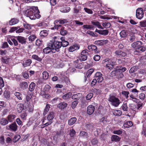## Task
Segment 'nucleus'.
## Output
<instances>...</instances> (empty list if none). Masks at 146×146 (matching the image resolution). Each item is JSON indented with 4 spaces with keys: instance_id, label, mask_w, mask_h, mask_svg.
Instances as JSON below:
<instances>
[{
    "instance_id": "obj_1",
    "label": "nucleus",
    "mask_w": 146,
    "mask_h": 146,
    "mask_svg": "<svg viewBox=\"0 0 146 146\" xmlns=\"http://www.w3.org/2000/svg\"><path fill=\"white\" fill-rule=\"evenodd\" d=\"M40 11L37 7H33L31 8L26 11L25 14L32 20L39 19L41 17Z\"/></svg>"
},
{
    "instance_id": "obj_2",
    "label": "nucleus",
    "mask_w": 146,
    "mask_h": 146,
    "mask_svg": "<svg viewBox=\"0 0 146 146\" xmlns=\"http://www.w3.org/2000/svg\"><path fill=\"white\" fill-rule=\"evenodd\" d=\"M56 36L53 37L50 41L49 43V46L52 48V50L57 52L60 51V48L61 47L60 41H58Z\"/></svg>"
},
{
    "instance_id": "obj_3",
    "label": "nucleus",
    "mask_w": 146,
    "mask_h": 146,
    "mask_svg": "<svg viewBox=\"0 0 146 146\" xmlns=\"http://www.w3.org/2000/svg\"><path fill=\"white\" fill-rule=\"evenodd\" d=\"M108 101L111 103L112 106L115 107H118L121 102L118 98L111 94L110 95Z\"/></svg>"
},
{
    "instance_id": "obj_4",
    "label": "nucleus",
    "mask_w": 146,
    "mask_h": 146,
    "mask_svg": "<svg viewBox=\"0 0 146 146\" xmlns=\"http://www.w3.org/2000/svg\"><path fill=\"white\" fill-rule=\"evenodd\" d=\"M103 63L104 67L107 70H111L114 66V65L111 60L109 58H106L103 61Z\"/></svg>"
},
{
    "instance_id": "obj_5",
    "label": "nucleus",
    "mask_w": 146,
    "mask_h": 146,
    "mask_svg": "<svg viewBox=\"0 0 146 146\" xmlns=\"http://www.w3.org/2000/svg\"><path fill=\"white\" fill-rule=\"evenodd\" d=\"M88 50L87 49L83 50L81 53V56L79 57L78 59L81 61H84L86 60L88 55Z\"/></svg>"
},
{
    "instance_id": "obj_6",
    "label": "nucleus",
    "mask_w": 146,
    "mask_h": 146,
    "mask_svg": "<svg viewBox=\"0 0 146 146\" xmlns=\"http://www.w3.org/2000/svg\"><path fill=\"white\" fill-rule=\"evenodd\" d=\"M6 128L10 131L15 132L17 130L18 126L16 122H14L6 126Z\"/></svg>"
},
{
    "instance_id": "obj_7",
    "label": "nucleus",
    "mask_w": 146,
    "mask_h": 146,
    "mask_svg": "<svg viewBox=\"0 0 146 146\" xmlns=\"http://www.w3.org/2000/svg\"><path fill=\"white\" fill-rule=\"evenodd\" d=\"M94 78L98 83L102 82L104 80L103 75L100 72H96L94 75Z\"/></svg>"
},
{
    "instance_id": "obj_8",
    "label": "nucleus",
    "mask_w": 146,
    "mask_h": 146,
    "mask_svg": "<svg viewBox=\"0 0 146 146\" xmlns=\"http://www.w3.org/2000/svg\"><path fill=\"white\" fill-rule=\"evenodd\" d=\"M144 13L143 9L142 8L137 9L136 11V17L139 19H141L143 17Z\"/></svg>"
},
{
    "instance_id": "obj_9",
    "label": "nucleus",
    "mask_w": 146,
    "mask_h": 146,
    "mask_svg": "<svg viewBox=\"0 0 146 146\" xmlns=\"http://www.w3.org/2000/svg\"><path fill=\"white\" fill-rule=\"evenodd\" d=\"M115 53L117 57H122L125 56L127 55V53L121 50H116Z\"/></svg>"
},
{
    "instance_id": "obj_10",
    "label": "nucleus",
    "mask_w": 146,
    "mask_h": 146,
    "mask_svg": "<svg viewBox=\"0 0 146 146\" xmlns=\"http://www.w3.org/2000/svg\"><path fill=\"white\" fill-rule=\"evenodd\" d=\"M48 46L43 49V52L44 54L50 53H54L55 51L52 50V48L51 46H49V43L48 45Z\"/></svg>"
},
{
    "instance_id": "obj_11",
    "label": "nucleus",
    "mask_w": 146,
    "mask_h": 146,
    "mask_svg": "<svg viewBox=\"0 0 146 146\" xmlns=\"http://www.w3.org/2000/svg\"><path fill=\"white\" fill-rule=\"evenodd\" d=\"M88 49L90 51H92L93 52L97 53H98L97 46L93 44H91L88 45Z\"/></svg>"
},
{
    "instance_id": "obj_12",
    "label": "nucleus",
    "mask_w": 146,
    "mask_h": 146,
    "mask_svg": "<svg viewBox=\"0 0 146 146\" xmlns=\"http://www.w3.org/2000/svg\"><path fill=\"white\" fill-rule=\"evenodd\" d=\"M95 32L98 33L100 35H102L104 36L107 35L109 32V30L107 29L99 30L97 29H96Z\"/></svg>"
},
{
    "instance_id": "obj_13",
    "label": "nucleus",
    "mask_w": 146,
    "mask_h": 146,
    "mask_svg": "<svg viewBox=\"0 0 146 146\" xmlns=\"http://www.w3.org/2000/svg\"><path fill=\"white\" fill-rule=\"evenodd\" d=\"M142 42L140 41L134 42L131 44L132 47L135 48L136 50L138 48L142 45Z\"/></svg>"
},
{
    "instance_id": "obj_14",
    "label": "nucleus",
    "mask_w": 146,
    "mask_h": 146,
    "mask_svg": "<svg viewBox=\"0 0 146 146\" xmlns=\"http://www.w3.org/2000/svg\"><path fill=\"white\" fill-rule=\"evenodd\" d=\"M15 38L19 42L22 44H25L26 43V39L24 37L21 36H16Z\"/></svg>"
},
{
    "instance_id": "obj_15",
    "label": "nucleus",
    "mask_w": 146,
    "mask_h": 146,
    "mask_svg": "<svg viewBox=\"0 0 146 146\" xmlns=\"http://www.w3.org/2000/svg\"><path fill=\"white\" fill-rule=\"evenodd\" d=\"M94 106L92 105H89L87 107V112L89 115H91L94 112Z\"/></svg>"
},
{
    "instance_id": "obj_16",
    "label": "nucleus",
    "mask_w": 146,
    "mask_h": 146,
    "mask_svg": "<svg viewBox=\"0 0 146 146\" xmlns=\"http://www.w3.org/2000/svg\"><path fill=\"white\" fill-rule=\"evenodd\" d=\"M80 46L79 45L75 44L71 46L68 49V51L70 52H73V51L79 49Z\"/></svg>"
},
{
    "instance_id": "obj_17",
    "label": "nucleus",
    "mask_w": 146,
    "mask_h": 146,
    "mask_svg": "<svg viewBox=\"0 0 146 146\" xmlns=\"http://www.w3.org/2000/svg\"><path fill=\"white\" fill-rule=\"evenodd\" d=\"M32 63V61L31 59H28L24 61L22 63L24 68L29 66Z\"/></svg>"
},
{
    "instance_id": "obj_18",
    "label": "nucleus",
    "mask_w": 146,
    "mask_h": 146,
    "mask_svg": "<svg viewBox=\"0 0 146 146\" xmlns=\"http://www.w3.org/2000/svg\"><path fill=\"white\" fill-rule=\"evenodd\" d=\"M59 29H60V33L61 35L63 36L66 35L67 31L66 29L64 27L62 26Z\"/></svg>"
},
{
    "instance_id": "obj_19",
    "label": "nucleus",
    "mask_w": 146,
    "mask_h": 146,
    "mask_svg": "<svg viewBox=\"0 0 146 146\" xmlns=\"http://www.w3.org/2000/svg\"><path fill=\"white\" fill-rule=\"evenodd\" d=\"M24 109V106L23 104L20 103L17 106V111L18 113H20Z\"/></svg>"
},
{
    "instance_id": "obj_20",
    "label": "nucleus",
    "mask_w": 146,
    "mask_h": 146,
    "mask_svg": "<svg viewBox=\"0 0 146 146\" xmlns=\"http://www.w3.org/2000/svg\"><path fill=\"white\" fill-rule=\"evenodd\" d=\"M72 93L69 92L64 95L62 96V98L64 100H67L70 99L72 97Z\"/></svg>"
},
{
    "instance_id": "obj_21",
    "label": "nucleus",
    "mask_w": 146,
    "mask_h": 146,
    "mask_svg": "<svg viewBox=\"0 0 146 146\" xmlns=\"http://www.w3.org/2000/svg\"><path fill=\"white\" fill-rule=\"evenodd\" d=\"M19 20L17 18H12L9 21V25H14L17 24L19 22Z\"/></svg>"
},
{
    "instance_id": "obj_22",
    "label": "nucleus",
    "mask_w": 146,
    "mask_h": 146,
    "mask_svg": "<svg viewBox=\"0 0 146 146\" xmlns=\"http://www.w3.org/2000/svg\"><path fill=\"white\" fill-rule=\"evenodd\" d=\"M111 141H112L117 142L119 141L121 139L120 137L116 135H112L111 137Z\"/></svg>"
},
{
    "instance_id": "obj_23",
    "label": "nucleus",
    "mask_w": 146,
    "mask_h": 146,
    "mask_svg": "<svg viewBox=\"0 0 146 146\" xmlns=\"http://www.w3.org/2000/svg\"><path fill=\"white\" fill-rule=\"evenodd\" d=\"M54 26L52 29L58 30V29L62 26L59 24V20H55L54 22Z\"/></svg>"
},
{
    "instance_id": "obj_24",
    "label": "nucleus",
    "mask_w": 146,
    "mask_h": 146,
    "mask_svg": "<svg viewBox=\"0 0 146 146\" xmlns=\"http://www.w3.org/2000/svg\"><path fill=\"white\" fill-rule=\"evenodd\" d=\"M91 23L95 27H97L98 28L103 29L104 28L101 25L100 23L99 22L96 21H92Z\"/></svg>"
},
{
    "instance_id": "obj_25",
    "label": "nucleus",
    "mask_w": 146,
    "mask_h": 146,
    "mask_svg": "<svg viewBox=\"0 0 146 146\" xmlns=\"http://www.w3.org/2000/svg\"><path fill=\"white\" fill-rule=\"evenodd\" d=\"M16 117V116L15 115L13 114H11L8 116L7 118L8 121L10 122H12L14 121Z\"/></svg>"
},
{
    "instance_id": "obj_26",
    "label": "nucleus",
    "mask_w": 146,
    "mask_h": 146,
    "mask_svg": "<svg viewBox=\"0 0 146 146\" xmlns=\"http://www.w3.org/2000/svg\"><path fill=\"white\" fill-rule=\"evenodd\" d=\"M133 125L132 122L131 121H127L123 124V126L125 128H129Z\"/></svg>"
},
{
    "instance_id": "obj_27",
    "label": "nucleus",
    "mask_w": 146,
    "mask_h": 146,
    "mask_svg": "<svg viewBox=\"0 0 146 146\" xmlns=\"http://www.w3.org/2000/svg\"><path fill=\"white\" fill-rule=\"evenodd\" d=\"M19 85L20 88L23 90L27 89L28 87V83L26 82H22Z\"/></svg>"
},
{
    "instance_id": "obj_28",
    "label": "nucleus",
    "mask_w": 146,
    "mask_h": 146,
    "mask_svg": "<svg viewBox=\"0 0 146 146\" xmlns=\"http://www.w3.org/2000/svg\"><path fill=\"white\" fill-rule=\"evenodd\" d=\"M77 119L75 117L71 118L68 121V125H73L75 123Z\"/></svg>"
},
{
    "instance_id": "obj_29",
    "label": "nucleus",
    "mask_w": 146,
    "mask_h": 146,
    "mask_svg": "<svg viewBox=\"0 0 146 146\" xmlns=\"http://www.w3.org/2000/svg\"><path fill=\"white\" fill-rule=\"evenodd\" d=\"M67 104L65 102H61L57 105L58 108L60 109H64L67 106Z\"/></svg>"
},
{
    "instance_id": "obj_30",
    "label": "nucleus",
    "mask_w": 146,
    "mask_h": 146,
    "mask_svg": "<svg viewBox=\"0 0 146 146\" xmlns=\"http://www.w3.org/2000/svg\"><path fill=\"white\" fill-rule=\"evenodd\" d=\"M10 58L6 57H2L1 61L3 63L8 64L9 63Z\"/></svg>"
},
{
    "instance_id": "obj_31",
    "label": "nucleus",
    "mask_w": 146,
    "mask_h": 146,
    "mask_svg": "<svg viewBox=\"0 0 146 146\" xmlns=\"http://www.w3.org/2000/svg\"><path fill=\"white\" fill-rule=\"evenodd\" d=\"M10 92L8 91H5L3 93V96L4 98L7 100L10 99Z\"/></svg>"
},
{
    "instance_id": "obj_32",
    "label": "nucleus",
    "mask_w": 146,
    "mask_h": 146,
    "mask_svg": "<svg viewBox=\"0 0 146 146\" xmlns=\"http://www.w3.org/2000/svg\"><path fill=\"white\" fill-rule=\"evenodd\" d=\"M113 114L116 116H120L122 114V111L119 110H115L112 111Z\"/></svg>"
},
{
    "instance_id": "obj_33",
    "label": "nucleus",
    "mask_w": 146,
    "mask_h": 146,
    "mask_svg": "<svg viewBox=\"0 0 146 146\" xmlns=\"http://www.w3.org/2000/svg\"><path fill=\"white\" fill-rule=\"evenodd\" d=\"M45 90H42L40 92V95L43 98H48L50 96L49 94H46Z\"/></svg>"
},
{
    "instance_id": "obj_34",
    "label": "nucleus",
    "mask_w": 146,
    "mask_h": 146,
    "mask_svg": "<svg viewBox=\"0 0 146 146\" xmlns=\"http://www.w3.org/2000/svg\"><path fill=\"white\" fill-rule=\"evenodd\" d=\"M79 135L80 137H82L84 138H87L88 137V134L87 132L84 131H80Z\"/></svg>"
},
{
    "instance_id": "obj_35",
    "label": "nucleus",
    "mask_w": 146,
    "mask_h": 146,
    "mask_svg": "<svg viewBox=\"0 0 146 146\" xmlns=\"http://www.w3.org/2000/svg\"><path fill=\"white\" fill-rule=\"evenodd\" d=\"M42 78L45 80L48 79L49 77V74L46 71H44L42 73Z\"/></svg>"
},
{
    "instance_id": "obj_36",
    "label": "nucleus",
    "mask_w": 146,
    "mask_h": 146,
    "mask_svg": "<svg viewBox=\"0 0 146 146\" xmlns=\"http://www.w3.org/2000/svg\"><path fill=\"white\" fill-rule=\"evenodd\" d=\"M35 84L34 82H32L29 86V90L30 92H33L35 89Z\"/></svg>"
},
{
    "instance_id": "obj_37",
    "label": "nucleus",
    "mask_w": 146,
    "mask_h": 146,
    "mask_svg": "<svg viewBox=\"0 0 146 146\" xmlns=\"http://www.w3.org/2000/svg\"><path fill=\"white\" fill-rule=\"evenodd\" d=\"M129 107L130 108V110L133 111V114H135V111L134 110L136 108V105L133 104H130L129 105Z\"/></svg>"
},
{
    "instance_id": "obj_38",
    "label": "nucleus",
    "mask_w": 146,
    "mask_h": 146,
    "mask_svg": "<svg viewBox=\"0 0 146 146\" xmlns=\"http://www.w3.org/2000/svg\"><path fill=\"white\" fill-rule=\"evenodd\" d=\"M70 10V7H64L61 8L60 9V11L62 13H67L69 12Z\"/></svg>"
},
{
    "instance_id": "obj_39",
    "label": "nucleus",
    "mask_w": 146,
    "mask_h": 146,
    "mask_svg": "<svg viewBox=\"0 0 146 146\" xmlns=\"http://www.w3.org/2000/svg\"><path fill=\"white\" fill-rule=\"evenodd\" d=\"M8 123V121L5 118H3L0 120V123L3 125H5Z\"/></svg>"
},
{
    "instance_id": "obj_40",
    "label": "nucleus",
    "mask_w": 146,
    "mask_h": 146,
    "mask_svg": "<svg viewBox=\"0 0 146 146\" xmlns=\"http://www.w3.org/2000/svg\"><path fill=\"white\" fill-rule=\"evenodd\" d=\"M54 117V113L53 112H50L48 115L47 119L49 121H52Z\"/></svg>"
},
{
    "instance_id": "obj_41",
    "label": "nucleus",
    "mask_w": 146,
    "mask_h": 146,
    "mask_svg": "<svg viewBox=\"0 0 146 146\" xmlns=\"http://www.w3.org/2000/svg\"><path fill=\"white\" fill-rule=\"evenodd\" d=\"M32 58L36 60L39 62H41L42 60V58L39 57L37 55L34 54L32 55Z\"/></svg>"
},
{
    "instance_id": "obj_42",
    "label": "nucleus",
    "mask_w": 146,
    "mask_h": 146,
    "mask_svg": "<svg viewBox=\"0 0 146 146\" xmlns=\"http://www.w3.org/2000/svg\"><path fill=\"white\" fill-rule=\"evenodd\" d=\"M117 68H115L114 70L112 71L111 73V76L112 77L116 76H117V75H118V72L119 71V70L117 69Z\"/></svg>"
},
{
    "instance_id": "obj_43",
    "label": "nucleus",
    "mask_w": 146,
    "mask_h": 146,
    "mask_svg": "<svg viewBox=\"0 0 146 146\" xmlns=\"http://www.w3.org/2000/svg\"><path fill=\"white\" fill-rule=\"evenodd\" d=\"M81 95H82L80 93H78L73 95L72 96V99L78 100L80 98Z\"/></svg>"
},
{
    "instance_id": "obj_44",
    "label": "nucleus",
    "mask_w": 146,
    "mask_h": 146,
    "mask_svg": "<svg viewBox=\"0 0 146 146\" xmlns=\"http://www.w3.org/2000/svg\"><path fill=\"white\" fill-rule=\"evenodd\" d=\"M48 34V31L46 30L42 31H40V35L41 37H45Z\"/></svg>"
},
{
    "instance_id": "obj_45",
    "label": "nucleus",
    "mask_w": 146,
    "mask_h": 146,
    "mask_svg": "<svg viewBox=\"0 0 146 146\" xmlns=\"http://www.w3.org/2000/svg\"><path fill=\"white\" fill-rule=\"evenodd\" d=\"M50 105L49 104H46L43 112V115H45L48 111L50 108Z\"/></svg>"
},
{
    "instance_id": "obj_46",
    "label": "nucleus",
    "mask_w": 146,
    "mask_h": 146,
    "mask_svg": "<svg viewBox=\"0 0 146 146\" xmlns=\"http://www.w3.org/2000/svg\"><path fill=\"white\" fill-rule=\"evenodd\" d=\"M21 137L20 135L17 134L15 135L13 139V142L15 143L17 142L20 139Z\"/></svg>"
},
{
    "instance_id": "obj_47",
    "label": "nucleus",
    "mask_w": 146,
    "mask_h": 146,
    "mask_svg": "<svg viewBox=\"0 0 146 146\" xmlns=\"http://www.w3.org/2000/svg\"><path fill=\"white\" fill-rule=\"evenodd\" d=\"M131 92H132L135 96L137 97L138 96V94L140 92V91L136 88L133 89L131 90Z\"/></svg>"
},
{
    "instance_id": "obj_48",
    "label": "nucleus",
    "mask_w": 146,
    "mask_h": 146,
    "mask_svg": "<svg viewBox=\"0 0 146 146\" xmlns=\"http://www.w3.org/2000/svg\"><path fill=\"white\" fill-rule=\"evenodd\" d=\"M82 27L84 29H92L94 27L92 25H84Z\"/></svg>"
},
{
    "instance_id": "obj_49",
    "label": "nucleus",
    "mask_w": 146,
    "mask_h": 146,
    "mask_svg": "<svg viewBox=\"0 0 146 146\" xmlns=\"http://www.w3.org/2000/svg\"><path fill=\"white\" fill-rule=\"evenodd\" d=\"M123 131H124L123 130L121 129H120L114 131L113 133L114 134L120 135L122 134Z\"/></svg>"
},
{
    "instance_id": "obj_50",
    "label": "nucleus",
    "mask_w": 146,
    "mask_h": 146,
    "mask_svg": "<svg viewBox=\"0 0 146 146\" xmlns=\"http://www.w3.org/2000/svg\"><path fill=\"white\" fill-rule=\"evenodd\" d=\"M91 91L96 94V95H98L100 94L102 92V91L99 89H96V88H94L91 90Z\"/></svg>"
},
{
    "instance_id": "obj_51",
    "label": "nucleus",
    "mask_w": 146,
    "mask_h": 146,
    "mask_svg": "<svg viewBox=\"0 0 146 146\" xmlns=\"http://www.w3.org/2000/svg\"><path fill=\"white\" fill-rule=\"evenodd\" d=\"M121 108L122 110L124 111H128V107L127 103H123L121 106Z\"/></svg>"
},
{
    "instance_id": "obj_52",
    "label": "nucleus",
    "mask_w": 146,
    "mask_h": 146,
    "mask_svg": "<svg viewBox=\"0 0 146 146\" xmlns=\"http://www.w3.org/2000/svg\"><path fill=\"white\" fill-rule=\"evenodd\" d=\"M15 96L19 100H21L22 99V94L19 92H16L15 93Z\"/></svg>"
},
{
    "instance_id": "obj_53",
    "label": "nucleus",
    "mask_w": 146,
    "mask_h": 146,
    "mask_svg": "<svg viewBox=\"0 0 146 146\" xmlns=\"http://www.w3.org/2000/svg\"><path fill=\"white\" fill-rule=\"evenodd\" d=\"M75 67L77 68L81 69L83 67V64L82 62L78 63L74 65Z\"/></svg>"
},
{
    "instance_id": "obj_54",
    "label": "nucleus",
    "mask_w": 146,
    "mask_h": 146,
    "mask_svg": "<svg viewBox=\"0 0 146 146\" xmlns=\"http://www.w3.org/2000/svg\"><path fill=\"white\" fill-rule=\"evenodd\" d=\"M61 46L64 47L67 46L69 44V42L68 41L65 40L63 42H60Z\"/></svg>"
},
{
    "instance_id": "obj_55",
    "label": "nucleus",
    "mask_w": 146,
    "mask_h": 146,
    "mask_svg": "<svg viewBox=\"0 0 146 146\" xmlns=\"http://www.w3.org/2000/svg\"><path fill=\"white\" fill-rule=\"evenodd\" d=\"M36 44L38 46H41L43 45V42L39 39L36 40Z\"/></svg>"
},
{
    "instance_id": "obj_56",
    "label": "nucleus",
    "mask_w": 146,
    "mask_h": 146,
    "mask_svg": "<svg viewBox=\"0 0 146 146\" xmlns=\"http://www.w3.org/2000/svg\"><path fill=\"white\" fill-rule=\"evenodd\" d=\"M121 36L122 37H125L127 35V33L125 30L122 31L119 33Z\"/></svg>"
},
{
    "instance_id": "obj_57",
    "label": "nucleus",
    "mask_w": 146,
    "mask_h": 146,
    "mask_svg": "<svg viewBox=\"0 0 146 146\" xmlns=\"http://www.w3.org/2000/svg\"><path fill=\"white\" fill-rule=\"evenodd\" d=\"M94 71V70L93 69H90L88 70L86 75V76H87V77H89Z\"/></svg>"
},
{
    "instance_id": "obj_58",
    "label": "nucleus",
    "mask_w": 146,
    "mask_h": 146,
    "mask_svg": "<svg viewBox=\"0 0 146 146\" xmlns=\"http://www.w3.org/2000/svg\"><path fill=\"white\" fill-rule=\"evenodd\" d=\"M121 94L126 99H127L129 97V92L125 91H122Z\"/></svg>"
},
{
    "instance_id": "obj_59",
    "label": "nucleus",
    "mask_w": 146,
    "mask_h": 146,
    "mask_svg": "<svg viewBox=\"0 0 146 146\" xmlns=\"http://www.w3.org/2000/svg\"><path fill=\"white\" fill-rule=\"evenodd\" d=\"M145 49L146 48L145 47L141 45L136 50V52L141 51L143 52L145 51Z\"/></svg>"
},
{
    "instance_id": "obj_60",
    "label": "nucleus",
    "mask_w": 146,
    "mask_h": 146,
    "mask_svg": "<svg viewBox=\"0 0 146 146\" xmlns=\"http://www.w3.org/2000/svg\"><path fill=\"white\" fill-rule=\"evenodd\" d=\"M102 25L105 28H108L110 27L111 25L109 22H105L103 23Z\"/></svg>"
},
{
    "instance_id": "obj_61",
    "label": "nucleus",
    "mask_w": 146,
    "mask_h": 146,
    "mask_svg": "<svg viewBox=\"0 0 146 146\" xmlns=\"http://www.w3.org/2000/svg\"><path fill=\"white\" fill-rule=\"evenodd\" d=\"M78 101L77 100L74 101L72 102L71 107L73 109H74L78 103Z\"/></svg>"
},
{
    "instance_id": "obj_62",
    "label": "nucleus",
    "mask_w": 146,
    "mask_h": 146,
    "mask_svg": "<svg viewBox=\"0 0 146 146\" xmlns=\"http://www.w3.org/2000/svg\"><path fill=\"white\" fill-rule=\"evenodd\" d=\"M117 69L119 70V71L121 72H124L127 70L126 68L125 67L121 66L119 67V68L117 66Z\"/></svg>"
},
{
    "instance_id": "obj_63",
    "label": "nucleus",
    "mask_w": 146,
    "mask_h": 146,
    "mask_svg": "<svg viewBox=\"0 0 146 146\" xmlns=\"http://www.w3.org/2000/svg\"><path fill=\"white\" fill-rule=\"evenodd\" d=\"M27 116V114L25 112L22 113L20 115V117L23 120H25L26 119Z\"/></svg>"
},
{
    "instance_id": "obj_64",
    "label": "nucleus",
    "mask_w": 146,
    "mask_h": 146,
    "mask_svg": "<svg viewBox=\"0 0 146 146\" xmlns=\"http://www.w3.org/2000/svg\"><path fill=\"white\" fill-rule=\"evenodd\" d=\"M93 96V94L92 93L90 92L86 96V99L87 100H90Z\"/></svg>"
}]
</instances>
